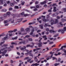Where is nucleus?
I'll use <instances>...</instances> for the list:
<instances>
[{
  "mask_svg": "<svg viewBox=\"0 0 66 66\" xmlns=\"http://www.w3.org/2000/svg\"><path fill=\"white\" fill-rule=\"evenodd\" d=\"M7 52V50H5L3 52H1V50H0V54H2L1 55H0V59L1 58V57H2V56H4V55H5V56H9V55H8V54H6V53Z\"/></svg>",
  "mask_w": 66,
  "mask_h": 66,
  "instance_id": "obj_1",
  "label": "nucleus"
},
{
  "mask_svg": "<svg viewBox=\"0 0 66 66\" xmlns=\"http://www.w3.org/2000/svg\"><path fill=\"white\" fill-rule=\"evenodd\" d=\"M24 49H25V51H26V52H29V50L26 49V47L24 46H23V47H22L21 48V50H22L23 51V52H24Z\"/></svg>",
  "mask_w": 66,
  "mask_h": 66,
  "instance_id": "obj_2",
  "label": "nucleus"
},
{
  "mask_svg": "<svg viewBox=\"0 0 66 66\" xmlns=\"http://www.w3.org/2000/svg\"><path fill=\"white\" fill-rule=\"evenodd\" d=\"M66 31V27H64L63 28V29H61V32L62 33H64V31Z\"/></svg>",
  "mask_w": 66,
  "mask_h": 66,
  "instance_id": "obj_3",
  "label": "nucleus"
},
{
  "mask_svg": "<svg viewBox=\"0 0 66 66\" xmlns=\"http://www.w3.org/2000/svg\"><path fill=\"white\" fill-rule=\"evenodd\" d=\"M9 21H11V23H14V19H9Z\"/></svg>",
  "mask_w": 66,
  "mask_h": 66,
  "instance_id": "obj_4",
  "label": "nucleus"
},
{
  "mask_svg": "<svg viewBox=\"0 0 66 66\" xmlns=\"http://www.w3.org/2000/svg\"><path fill=\"white\" fill-rule=\"evenodd\" d=\"M42 44L43 43H42V42H39V43L38 44V47H41L42 46Z\"/></svg>",
  "mask_w": 66,
  "mask_h": 66,
  "instance_id": "obj_5",
  "label": "nucleus"
},
{
  "mask_svg": "<svg viewBox=\"0 0 66 66\" xmlns=\"http://www.w3.org/2000/svg\"><path fill=\"white\" fill-rule=\"evenodd\" d=\"M46 2H47V0H46L44 2H42L40 3L41 4H46Z\"/></svg>",
  "mask_w": 66,
  "mask_h": 66,
  "instance_id": "obj_6",
  "label": "nucleus"
},
{
  "mask_svg": "<svg viewBox=\"0 0 66 66\" xmlns=\"http://www.w3.org/2000/svg\"><path fill=\"white\" fill-rule=\"evenodd\" d=\"M66 47V46L65 45L61 47V48L60 49V50H62L64 48H65Z\"/></svg>",
  "mask_w": 66,
  "mask_h": 66,
  "instance_id": "obj_7",
  "label": "nucleus"
},
{
  "mask_svg": "<svg viewBox=\"0 0 66 66\" xmlns=\"http://www.w3.org/2000/svg\"><path fill=\"white\" fill-rule=\"evenodd\" d=\"M50 33H56V31H55L54 30H50Z\"/></svg>",
  "mask_w": 66,
  "mask_h": 66,
  "instance_id": "obj_8",
  "label": "nucleus"
},
{
  "mask_svg": "<svg viewBox=\"0 0 66 66\" xmlns=\"http://www.w3.org/2000/svg\"><path fill=\"white\" fill-rule=\"evenodd\" d=\"M56 7H54L53 11H54V12H56L57 11L56 10Z\"/></svg>",
  "mask_w": 66,
  "mask_h": 66,
  "instance_id": "obj_9",
  "label": "nucleus"
},
{
  "mask_svg": "<svg viewBox=\"0 0 66 66\" xmlns=\"http://www.w3.org/2000/svg\"><path fill=\"white\" fill-rule=\"evenodd\" d=\"M8 49V48L7 47H6L5 48H3L1 49V51H3L4 50H5V49Z\"/></svg>",
  "mask_w": 66,
  "mask_h": 66,
  "instance_id": "obj_10",
  "label": "nucleus"
},
{
  "mask_svg": "<svg viewBox=\"0 0 66 66\" xmlns=\"http://www.w3.org/2000/svg\"><path fill=\"white\" fill-rule=\"evenodd\" d=\"M34 32V29H33L31 30V32L30 33V34L31 35H32L33 34V32Z\"/></svg>",
  "mask_w": 66,
  "mask_h": 66,
  "instance_id": "obj_11",
  "label": "nucleus"
},
{
  "mask_svg": "<svg viewBox=\"0 0 66 66\" xmlns=\"http://www.w3.org/2000/svg\"><path fill=\"white\" fill-rule=\"evenodd\" d=\"M61 10L62 12H66V8H63Z\"/></svg>",
  "mask_w": 66,
  "mask_h": 66,
  "instance_id": "obj_12",
  "label": "nucleus"
},
{
  "mask_svg": "<svg viewBox=\"0 0 66 66\" xmlns=\"http://www.w3.org/2000/svg\"><path fill=\"white\" fill-rule=\"evenodd\" d=\"M50 22H51V25H53V22H54V21L52 19L51 21H50Z\"/></svg>",
  "mask_w": 66,
  "mask_h": 66,
  "instance_id": "obj_13",
  "label": "nucleus"
},
{
  "mask_svg": "<svg viewBox=\"0 0 66 66\" xmlns=\"http://www.w3.org/2000/svg\"><path fill=\"white\" fill-rule=\"evenodd\" d=\"M6 11H7V10L5 9H3L2 10L1 12H6Z\"/></svg>",
  "mask_w": 66,
  "mask_h": 66,
  "instance_id": "obj_14",
  "label": "nucleus"
},
{
  "mask_svg": "<svg viewBox=\"0 0 66 66\" xmlns=\"http://www.w3.org/2000/svg\"><path fill=\"white\" fill-rule=\"evenodd\" d=\"M34 59L35 62H37V61H38V59H37V57L36 56L34 57Z\"/></svg>",
  "mask_w": 66,
  "mask_h": 66,
  "instance_id": "obj_15",
  "label": "nucleus"
},
{
  "mask_svg": "<svg viewBox=\"0 0 66 66\" xmlns=\"http://www.w3.org/2000/svg\"><path fill=\"white\" fill-rule=\"evenodd\" d=\"M23 19L22 18H21V19H18V20H20V21H18V22H19H19H21V21H22V20H23Z\"/></svg>",
  "mask_w": 66,
  "mask_h": 66,
  "instance_id": "obj_16",
  "label": "nucleus"
},
{
  "mask_svg": "<svg viewBox=\"0 0 66 66\" xmlns=\"http://www.w3.org/2000/svg\"><path fill=\"white\" fill-rule=\"evenodd\" d=\"M3 0H0V4H3Z\"/></svg>",
  "mask_w": 66,
  "mask_h": 66,
  "instance_id": "obj_17",
  "label": "nucleus"
},
{
  "mask_svg": "<svg viewBox=\"0 0 66 66\" xmlns=\"http://www.w3.org/2000/svg\"><path fill=\"white\" fill-rule=\"evenodd\" d=\"M47 36H43V38H44V39L45 40H47V38H46Z\"/></svg>",
  "mask_w": 66,
  "mask_h": 66,
  "instance_id": "obj_18",
  "label": "nucleus"
},
{
  "mask_svg": "<svg viewBox=\"0 0 66 66\" xmlns=\"http://www.w3.org/2000/svg\"><path fill=\"white\" fill-rule=\"evenodd\" d=\"M58 20L57 19H56L54 23V24H56V23H58Z\"/></svg>",
  "mask_w": 66,
  "mask_h": 66,
  "instance_id": "obj_19",
  "label": "nucleus"
},
{
  "mask_svg": "<svg viewBox=\"0 0 66 66\" xmlns=\"http://www.w3.org/2000/svg\"><path fill=\"white\" fill-rule=\"evenodd\" d=\"M61 21H62V22H64L65 21V19L62 18L61 20Z\"/></svg>",
  "mask_w": 66,
  "mask_h": 66,
  "instance_id": "obj_20",
  "label": "nucleus"
},
{
  "mask_svg": "<svg viewBox=\"0 0 66 66\" xmlns=\"http://www.w3.org/2000/svg\"><path fill=\"white\" fill-rule=\"evenodd\" d=\"M30 14H24V16L25 17H26V16H30Z\"/></svg>",
  "mask_w": 66,
  "mask_h": 66,
  "instance_id": "obj_21",
  "label": "nucleus"
},
{
  "mask_svg": "<svg viewBox=\"0 0 66 66\" xmlns=\"http://www.w3.org/2000/svg\"><path fill=\"white\" fill-rule=\"evenodd\" d=\"M51 58V56H49L46 58L47 60H49V59H50Z\"/></svg>",
  "mask_w": 66,
  "mask_h": 66,
  "instance_id": "obj_22",
  "label": "nucleus"
},
{
  "mask_svg": "<svg viewBox=\"0 0 66 66\" xmlns=\"http://www.w3.org/2000/svg\"><path fill=\"white\" fill-rule=\"evenodd\" d=\"M0 18L1 19V20H0V22H1V21L3 20V17H1Z\"/></svg>",
  "mask_w": 66,
  "mask_h": 66,
  "instance_id": "obj_23",
  "label": "nucleus"
},
{
  "mask_svg": "<svg viewBox=\"0 0 66 66\" xmlns=\"http://www.w3.org/2000/svg\"><path fill=\"white\" fill-rule=\"evenodd\" d=\"M37 20L40 23H42V21L39 20V19L37 18Z\"/></svg>",
  "mask_w": 66,
  "mask_h": 66,
  "instance_id": "obj_24",
  "label": "nucleus"
},
{
  "mask_svg": "<svg viewBox=\"0 0 66 66\" xmlns=\"http://www.w3.org/2000/svg\"><path fill=\"white\" fill-rule=\"evenodd\" d=\"M60 63H56L54 64V65L55 66H58V65H60Z\"/></svg>",
  "mask_w": 66,
  "mask_h": 66,
  "instance_id": "obj_25",
  "label": "nucleus"
},
{
  "mask_svg": "<svg viewBox=\"0 0 66 66\" xmlns=\"http://www.w3.org/2000/svg\"><path fill=\"white\" fill-rule=\"evenodd\" d=\"M34 64V66H37L38 65H39V64H37V63L35 64Z\"/></svg>",
  "mask_w": 66,
  "mask_h": 66,
  "instance_id": "obj_26",
  "label": "nucleus"
},
{
  "mask_svg": "<svg viewBox=\"0 0 66 66\" xmlns=\"http://www.w3.org/2000/svg\"><path fill=\"white\" fill-rule=\"evenodd\" d=\"M39 26L40 27L41 29H43V25H40Z\"/></svg>",
  "mask_w": 66,
  "mask_h": 66,
  "instance_id": "obj_27",
  "label": "nucleus"
},
{
  "mask_svg": "<svg viewBox=\"0 0 66 66\" xmlns=\"http://www.w3.org/2000/svg\"><path fill=\"white\" fill-rule=\"evenodd\" d=\"M29 59V57H27L24 58V60H28Z\"/></svg>",
  "mask_w": 66,
  "mask_h": 66,
  "instance_id": "obj_28",
  "label": "nucleus"
},
{
  "mask_svg": "<svg viewBox=\"0 0 66 66\" xmlns=\"http://www.w3.org/2000/svg\"><path fill=\"white\" fill-rule=\"evenodd\" d=\"M51 57L53 58V60H57V58H56L55 57H53L52 56Z\"/></svg>",
  "mask_w": 66,
  "mask_h": 66,
  "instance_id": "obj_29",
  "label": "nucleus"
},
{
  "mask_svg": "<svg viewBox=\"0 0 66 66\" xmlns=\"http://www.w3.org/2000/svg\"><path fill=\"white\" fill-rule=\"evenodd\" d=\"M8 45H6V44H4L2 46V47H6V46H7Z\"/></svg>",
  "mask_w": 66,
  "mask_h": 66,
  "instance_id": "obj_30",
  "label": "nucleus"
},
{
  "mask_svg": "<svg viewBox=\"0 0 66 66\" xmlns=\"http://www.w3.org/2000/svg\"><path fill=\"white\" fill-rule=\"evenodd\" d=\"M35 12L36 11H38V9L37 8H35L33 10Z\"/></svg>",
  "mask_w": 66,
  "mask_h": 66,
  "instance_id": "obj_31",
  "label": "nucleus"
},
{
  "mask_svg": "<svg viewBox=\"0 0 66 66\" xmlns=\"http://www.w3.org/2000/svg\"><path fill=\"white\" fill-rule=\"evenodd\" d=\"M11 45H14L15 44V45H17V43L12 42L11 43Z\"/></svg>",
  "mask_w": 66,
  "mask_h": 66,
  "instance_id": "obj_32",
  "label": "nucleus"
},
{
  "mask_svg": "<svg viewBox=\"0 0 66 66\" xmlns=\"http://www.w3.org/2000/svg\"><path fill=\"white\" fill-rule=\"evenodd\" d=\"M7 39V37H5L4 38H3V40H6V39Z\"/></svg>",
  "mask_w": 66,
  "mask_h": 66,
  "instance_id": "obj_33",
  "label": "nucleus"
},
{
  "mask_svg": "<svg viewBox=\"0 0 66 66\" xmlns=\"http://www.w3.org/2000/svg\"><path fill=\"white\" fill-rule=\"evenodd\" d=\"M14 8H15V9H19V7H18V6H15L14 7Z\"/></svg>",
  "mask_w": 66,
  "mask_h": 66,
  "instance_id": "obj_34",
  "label": "nucleus"
},
{
  "mask_svg": "<svg viewBox=\"0 0 66 66\" xmlns=\"http://www.w3.org/2000/svg\"><path fill=\"white\" fill-rule=\"evenodd\" d=\"M4 17H7V15L6 14H4L2 15Z\"/></svg>",
  "mask_w": 66,
  "mask_h": 66,
  "instance_id": "obj_35",
  "label": "nucleus"
},
{
  "mask_svg": "<svg viewBox=\"0 0 66 66\" xmlns=\"http://www.w3.org/2000/svg\"><path fill=\"white\" fill-rule=\"evenodd\" d=\"M17 31V29H15L13 30V32H16Z\"/></svg>",
  "mask_w": 66,
  "mask_h": 66,
  "instance_id": "obj_36",
  "label": "nucleus"
},
{
  "mask_svg": "<svg viewBox=\"0 0 66 66\" xmlns=\"http://www.w3.org/2000/svg\"><path fill=\"white\" fill-rule=\"evenodd\" d=\"M48 26V23H45V25L44 26V27H47Z\"/></svg>",
  "mask_w": 66,
  "mask_h": 66,
  "instance_id": "obj_37",
  "label": "nucleus"
},
{
  "mask_svg": "<svg viewBox=\"0 0 66 66\" xmlns=\"http://www.w3.org/2000/svg\"><path fill=\"white\" fill-rule=\"evenodd\" d=\"M29 56H32V57H33V55L32 53H30L29 54Z\"/></svg>",
  "mask_w": 66,
  "mask_h": 66,
  "instance_id": "obj_38",
  "label": "nucleus"
},
{
  "mask_svg": "<svg viewBox=\"0 0 66 66\" xmlns=\"http://www.w3.org/2000/svg\"><path fill=\"white\" fill-rule=\"evenodd\" d=\"M7 15H10L11 14V12H8L7 13Z\"/></svg>",
  "mask_w": 66,
  "mask_h": 66,
  "instance_id": "obj_39",
  "label": "nucleus"
},
{
  "mask_svg": "<svg viewBox=\"0 0 66 66\" xmlns=\"http://www.w3.org/2000/svg\"><path fill=\"white\" fill-rule=\"evenodd\" d=\"M17 37H16L15 38H12V40H14V39H17Z\"/></svg>",
  "mask_w": 66,
  "mask_h": 66,
  "instance_id": "obj_40",
  "label": "nucleus"
},
{
  "mask_svg": "<svg viewBox=\"0 0 66 66\" xmlns=\"http://www.w3.org/2000/svg\"><path fill=\"white\" fill-rule=\"evenodd\" d=\"M21 31H19L18 32L19 34V35H21Z\"/></svg>",
  "mask_w": 66,
  "mask_h": 66,
  "instance_id": "obj_41",
  "label": "nucleus"
},
{
  "mask_svg": "<svg viewBox=\"0 0 66 66\" xmlns=\"http://www.w3.org/2000/svg\"><path fill=\"white\" fill-rule=\"evenodd\" d=\"M8 22V21L7 20H5L4 21V23L6 24Z\"/></svg>",
  "mask_w": 66,
  "mask_h": 66,
  "instance_id": "obj_42",
  "label": "nucleus"
},
{
  "mask_svg": "<svg viewBox=\"0 0 66 66\" xmlns=\"http://www.w3.org/2000/svg\"><path fill=\"white\" fill-rule=\"evenodd\" d=\"M5 42L4 41L3 42H2L1 43L0 45V46H2V44H4V43H5Z\"/></svg>",
  "mask_w": 66,
  "mask_h": 66,
  "instance_id": "obj_43",
  "label": "nucleus"
},
{
  "mask_svg": "<svg viewBox=\"0 0 66 66\" xmlns=\"http://www.w3.org/2000/svg\"><path fill=\"white\" fill-rule=\"evenodd\" d=\"M58 36H59V34H57L54 36L53 37H56Z\"/></svg>",
  "mask_w": 66,
  "mask_h": 66,
  "instance_id": "obj_44",
  "label": "nucleus"
},
{
  "mask_svg": "<svg viewBox=\"0 0 66 66\" xmlns=\"http://www.w3.org/2000/svg\"><path fill=\"white\" fill-rule=\"evenodd\" d=\"M26 31H30V28H27L26 29Z\"/></svg>",
  "mask_w": 66,
  "mask_h": 66,
  "instance_id": "obj_45",
  "label": "nucleus"
},
{
  "mask_svg": "<svg viewBox=\"0 0 66 66\" xmlns=\"http://www.w3.org/2000/svg\"><path fill=\"white\" fill-rule=\"evenodd\" d=\"M10 6H14V4L13 3H11L10 4Z\"/></svg>",
  "mask_w": 66,
  "mask_h": 66,
  "instance_id": "obj_46",
  "label": "nucleus"
},
{
  "mask_svg": "<svg viewBox=\"0 0 66 66\" xmlns=\"http://www.w3.org/2000/svg\"><path fill=\"white\" fill-rule=\"evenodd\" d=\"M9 33H13V30H10L8 31Z\"/></svg>",
  "mask_w": 66,
  "mask_h": 66,
  "instance_id": "obj_47",
  "label": "nucleus"
},
{
  "mask_svg": "<svg viewBox=\"0 0 66 66\" xmlns=\"http://www.w3.org/2000/svg\"><path fill=\"white\" fill-rule=\"evenodd\" d=\"M13 10V8L12 7H10L9 9V11H12Z\"/></svg>",
  "mask_w": 66,
  "mask_h": 66,
  "instance_id": "obj_48",
  "label": "nucleus"
},
{
  "mask_svg": "<svg viewBox=\"0 0 66 66\" xmlns=\"http://www.w3.org/2000/svg\"><path fill=\"white\" fill-rule=\"evenodd\" d=\"M30 45H26V47H27V48H28V47H30Z\"/></svg>",
  "mask_w": 66,
  "mask_h": 66,
  "instance_id": "obj_49",
  "label": "nucleus"
},
{
  "mask_svg": "<svg viewBox=\"0 0 66 66\" xmlns=\"http://www.w3.org/2000/svg\"><path fill=\"white\" fill-rule=\"evenodd\" d=\"M36 7L35 6H31L30 7V9H34Z\"/></svg>",
  "mask_w": 66,
  "mask_h": 66,
  "instance_id": "obj_50",
  "label": "nucleus"
},
{
  "mask_svg": "<svg viewBox=\"0 0 66 66\" xmlns=\"http://www.w3.org/2000/svg\"><path fill=\"white\" fill-rule=\"evenodd\" d=\"M21 31H22H22H24V29L23 28H21Z\"/></svg>",
  "mask_w": 66,
  "mask_h": 66,
  "instance_id": "obj_51",
  "label": "nucleus"
},
{
  "mask_svg": "<svg viewBox=\"0 0 66 66\" xmlns=\"http://www.w3.org/2000/svg\"><path fill=\"white\" fill-rule=\"evenodd\" d=\"M29 41H32V39L31 38H29Z\"/></svg>",
  "mask_w": 66,
  "mask_h": 66,
  "instance_id": "obj_52",
  "label": "nucleus"
},
{
  "mask_svg": "<svg viewBox=\"0 0 66 66\" xmlns=\"http://www.w3.org/2000/svg\"><path fill=\"white\" fill-rule=\"evenodd\" d=\"M25 3L24 2H23L21 3V4L22 5H24V4Z\"/></svg>",
  "mask_w": 66,
  "mask_h": 66,
  "instance_id": "obj_53",
  "label": "nucleus"
},
{
  "mask_svg": "<svg viewBox=\"0 0 66 66\" xmlns=\"http://www.w3.org/2000/svg\"><path fill=\"white\" fill-rule=\"evenodd\" d=\"M48 12H52V10L50 9H49L48 10Z\"/></svg>",
  "mask_w": 66,
  "mask_h": 66,
  "instance_id": "obj_54",
  "label": "nucleus"
},
{
  "mask_svg": "<svg viewBox=\"0 0 66 66\" xmlns=\"http://www.w3.org/2000/svg\"><path fill=\"white\" fill-rule=\"evenodd\" d=\"M47 42H43V44H44V45H46V44H47Z\"/></svg>",
  "mask_w": 66,
  "mask_h": 66,
  "instance_id": "obj_55",
  "label": "nucleus"
},
{
  "mask_svg": "<svg viewBox=\"0 0 66 66\" xmlns=\"http://www.w3.org/2000/svg\"><path fill=\"white\" fill-rule=\"evenodd\" d=\"M30 61H31V59H29L27 60V61L28 62H29Z\"/></svg>",
  "mask_w": 66,
  "mask_h": 66,
  "instance_id": "obj_56",
  "label": "nucleus"
},
{
  "mask_svg": "<svg viewBox=\"0 0 66 66\" xmlns=\"http://www.w3.org/2000/svg\"><path fill=\"white\" fill-rule=\"evenodd\" d=\"M62 23V22H60V24L61 25V26H63V24Z\"/></svg>",
  "mask_w": 66,
  "mask_h": 66,
  "instance_id": "obj_57",
  "label": "nucleus"
},
{
  "mask_svg": "<svg viewBox=\"0 0 66 66\" xmlns=\"http://www.w3.org/2000/svg\"><path fill=\"white\" fill-rule=\"evenodd\" d=\"M61 59L60 58H59V59H58V62H60V61H61Z\"/></svg>",
  "mask_w": 66,
  "mask_h": 66,
  "instance_id": "obj_58",
  "label": "nucleus"
},
{
  "mask_svg": "<svg viewBox=\"0 0 66 66\" xmlns=\"http://www.w3.org/2000/svg\"><path fill=\"white\" fill-rule=\"evenodd\" d=\"M43 20L44 21H45V22L47 21V20L45 19H43Z\"/></svg>",
  "mask_w": 66,
  "mask_h": 66,
  "instance_id": "obj_59",
  "label": "nucleus"
},
{
  "mask_svg": "<svg viewBox=\"0 0 66 66\" xmlns=\"http://www.w3.org/2000/svg\"><path fill=\"white\" fill-rule=\"evenodd\" d=\"M21 15H24V12H23L21 14Z\"/></svg>",
  "mask_w": 66,
  "mask_h": 66,
  "instance_id": "obj_60",
  "label": "nucleus"
},
{
  "mask_svg": "<svg viewBox=\"0 0 66 66\" xmlns=\"http://www.w3.org/2000/svg\"><path fill=\"white\" fill-rule=\"evenodd\" d=\"M38 1H36L35 3L36 4H38Z\"/></svg>",
  "mask_w": 66,
  "mask_h": 66,
  "instance_id": "obj_61",
  "label": "nucleus"
},
{
  "mask_svg": "<svg viewBox=\"0 0 66 66\" xmlns=\"http://www.w3.org/2000/svg\"><path fill=\"white\" fill-rule=\"evenodd\" d=\"M36 8H37L38 9L39 8V6H38V5H36Z\"/></svg>",
  "mask_w": 66,
  "mask_h": 66,
  "instance_id": "obj_62",
  "label": "nucleus"
},
{
  "mask_svg": "<svg viewBox=\"0 0 66 66\" xmlns=\"http://www.w3.org/2000/svg\"><path fill=\"white\" fill-rule=\"evenodd\" d=\"M12 33H10V34H9V35L10 36H12Z\"/></svg>",
  "mask_w": 66,
  "mask_h": 66,
  "instance_id": "obj_63",
  "label": "nucleus"
},
{
  "mask_svg": "<svg viewBox=\"0 0 66 66\" xmlns=\"http://www.w3.org/2000/svg\"><path fill=\"white\" fill-rule=\"evenodd\" d=\"M10 3V1H8L7 2V4H9V3Z\"/></svg>",
  "mask_w": 66,
  "mask_h": 66,
  "instance_id": "obj_64",
  "label": "nucleus"
}]
</instances>
